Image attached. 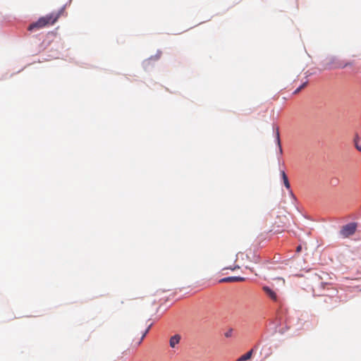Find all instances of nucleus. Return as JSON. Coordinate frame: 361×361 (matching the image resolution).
<instances>
[{
  "label": "nucleus",
  "mask_w": 361,
  "mask_h": 361,
  "mask_svg": "<svg viewBox=\"0 0 361 361\" xmlns=\"http://www.w3.org/2000/svg\"><path fill=\"white\" fill-rule=\"evenodd\" d=\"M65 7L63 6L57 12H52L45 16L39 18L37 21L29 25L28 30L30 31H32L34 30H39L45 27L52 25L57 21L59 17L63 15Z\"/></svg>",
  "instance_id": "obj_1"
},
{
  "label": "nucleus",
  "mask_w": 361,
  "mask_h": 361,
  "mask_svg": "<svg viewBox=\"0 0 361 361\" xmlns=\"http://www.w3.org/2000/svg\"><path fill=\"white\" fill-rule=\"evenodd\" d=\"M310 283L314 295H322V290L325 288L329 289L331 286L330 283L324 282L323 278L317 274L311 276Z\"/></svg>",
  "instance_id": "obj_2"
},
{
  "label": "nucleus",
  "mask_w": 361,
  "mask_h": 361,
  "mask_svg": "<svg viewBox=\"0 0 361 361\" xmlns=\"http://www.w3.org/2000/svg\"><path fill=\"white\" fill-rule=\"evenodd\" d=\"M357 224L355 223H350L342 227L340 231V235L342 238H348L353 235L356 231Z\"/></svg>",
  "instance_id": "obj_3"
},
{
  "label": "nucleus",
  "mask_w": 361,
  "mask_h": 361,
  "mask_svg": "<svg viewBox=\"0 0 361 361\" xmlns=\"http://www.w3.org/2000/svg\"><path fill=\"white\" fill-rule=\"evenodd\" d=\"M245 278L241 276H228L219 280V283H233L245 281Z\"/></svg>",
  "instance_id": "obj_4"
},
{
  "label": "nucleus",
  "mask_w": 361,
  "mask_h": 361,
  "mask_svg": "<svg viewBox=\"0 0 361 361\" xmlns=\"http://www.w3.org/2000/svg\"><path fill=\"white\" fill-rule=\"evenodd\" d=\"M263 290L274 301L277 300L276 293L268 286H264Z\"/></svg>",
  "instance_id": "obj_5"
},
{
  "label": "nucleus",
  "mask_w": 361,
  "mask_h": 361,
  "mask_svg": "<svg viewBox=\"0 0 361 361\" xmlns=\"http://www.w3.org/2000/svg\"><path fill=\"white\" fill-rule=\"evenodd\" d=\"M180 336L178 334H176L171 337L170 338V346L171 348H175V346L180 342Z\"/></svg>",
  "instance_id": "obj_6"
},
{
  "label": "nucleus",
  "mask_w": 361,
  "mask_h": 361,
  "mask_svg": "<svg viewBox=\"0 0 361 361\" xmlns=\"http://www.w3.org/2000/svg\"><path fill=\"white\" fill-rule=\"evenodd\" d=\"M281 175L283 182L285 187L289 190L290 188V183H289L288 176H286V173L283 171H282L281 172Z\"/></svg>",
  "instance_id": "obj_7"
},
{
  "label": "nucleus",
  "mask_w": 361,
  "mask_h": 361,
  "mask_svg": "<svg viewBox=\"0 0 361 361\" xmlns=\"http://www.w3.org/2000/svg\"><path fill=\"white\" fill-rule=\"evenodd\" d=\"M252 353H253V350H250V351H248L245 354H244L242 356H240L238 359V361H246L247 360H250L251 358L252 355Z\"/></svg>",
  "instance_id": "obj_8"
},
{
  "label": "nucleus",
  "mask_w": 361,
  "mask_h": 361,
  "mask_svg": "<svg viewBox=\"0 0 361 361\" xmlns=\"http://www.w3.org/2000/svg\"><path fill=\"white\" fill-rule=\"evenodd\" d=\"M354 142L357 149L361 152V137H356L354 140Z\"/></svg>",
  "instance_id": "obj_9"
},
{
  "label": "nucleus",
  "mask_w": 361,
  "mask_h": 361,
  "mask_svg": "<svg viewBox=\"0 0 361 361\" xmlns=\"http://www.w3.org/2000/svg\"><path fill=\"white\" fill-rule=\"evenodd\" d=\"M233 329L232 328H230L224 333V336L226 338H231L233 336Z\"/></svg>",
  "instance_id": "obj_10"
},
{
  "label": "nucleus",
  "mask_w": 361,
  "mask_h": 361,
  "mask_svg": "<svg viewBox=\"0 0 361 361\" xmlns=\"http://www.w3.org/2000/svg\"><path fill=\"white\" fill-rule=\"evenodd\" d=\"M276 142L277 143V146H278V148H279V154H282L283 151H282V147H281V145L280 137H276Z\"/></svg>",
  "instance_id": "obj_11"
},
{
  "label": "nucleus",
  "mask_w": 361,
  "mask_h": 361,
  "mask_svg": "<svg viewBox=\"0 0 361 361\" xmlns=\"http://www.w3.org/2000/svg\"><path fill=\"white\" fill-rule=\"evenodd\" d=\"M250 254H252V257H253V262H255V263H257L259 262V256L258 255H255L254 253L252 252H250Z\"/></svg>",
  "instance_id": "obj_12"
},
{
  "label": "nucleus",
  "mask_w": 361,
  "mask_h": 361,
  "mask_svg": "<svg viewBox=\"0 0 361 361\" xmlns=\"http://www.w3.org/2000/svg\"><path fill=\"white\" fill-rule=\"evenodd\" d=\"M239 268H240V267L236 265V266H234V267H224L222 270L231 269V270L233 271V270H235V269H239Z\"/></svg>",
  "instance_id": "obj_13"
},
{
  "label": "nucleus",
  "mask_w": 361,
  "mask_h": 361,
  "mask_svg": "<svg viewBox=\"0 0 361 361\" xmlns=\"http://www.w3.org/2000/svg\"><path fill=\"white\" fill-rule=\"evenodd\" d=\"M149 331V328L147 329L145 332L142 334V336H141V338H140V341L138 342V344H140L142 341L143 340V338L145 337V336L147 335V332Z\"/></svg>",
  "instance_id": "obj_14"
},
{
  "label": "nucleus",
  "mask_w": 361,
  "mask_h": 361,
  "mask_svg": "<svg viewBox=\"0 0 361 361\" xmlns=\"http://www.w3.org/2000/svg\"><path fill=\"white\" fill-rule=\"evenodd\" d=\"M275 135H279V130L277 126H274V133Z\"/></svg>",
  "instance_id": "obj_15"
},
{
  "label": "nucleus",
  "mask_w": 361,
  "mask_h": 361,
  "mask_svg": "<svg viewBox=\"0 0 361 361\" xmlns=\"http://www.w3.org/2000/svg\"><path fill=\"white\" fill-rule=\"evenodd\" d=\"M330 183L332 185H336L338 183V180L337 178H332Z\"/></svg>",
  "instance_id": "obj_16"
},
{
  "label": "nucleus",
  "mask_w": 361,
  "mask_h": 361,
  "mask_svg": "<svg viewBox=\"0 0 361 361\" xmlns=\"http://www.w3.org/2000/svg\"><path fill=\"white\" fill-rule=\"evenodd\" d=\"M301 90V87H299L294 91V94H298Z\"/></svg>",
  "instance_id": "obj_17"
},
{
  "label": "nucleus",
  "mask_w": 361,
  "mask_h": 361,
  "mask_svg": "<svg viewBox=\"0 0 361 361\" xmlns=\"http://www.w3.org/2000/svg\"><path fill=\"white\" fill-rule=\"evenodd\" d=\"M307 85V82H304L302 85H301L300 86V87H301V89L304 88L305 86Z\"/></svg>",
  "instance_id": "obj_18"
},
{
  "label": "nucleus",
  "mask_w": 361,
  "mask_h": 361,
  "mask_svg": "<svg viewBox=\"0 0 361 361\" xmlns=\"http://www.w3.org/2000/svg\"><path fill=\"white\" fill-rule=\"evenodd\" d=\"M300 250H301V246L299 245V246L297 247L296 251L297 252H300Z\"/></svg>",
  "instance_id": "obj_19"
},
{
  "label": "nucleus",
  "mask_w": 361,
  "mask_h": 361,
  "mask_svg": "<svg viewBox=\"0 0 361 361\" xmlns=\"http://www.w3.org/2000/svg\"><path fill=\"white\" fill-rule=\"evenodd\" d=\"M246 269H249L252 272H253V270L251 268L246 267Z\"/></svg>",
  "instance_id": "obj_20"
}]
</instances>
